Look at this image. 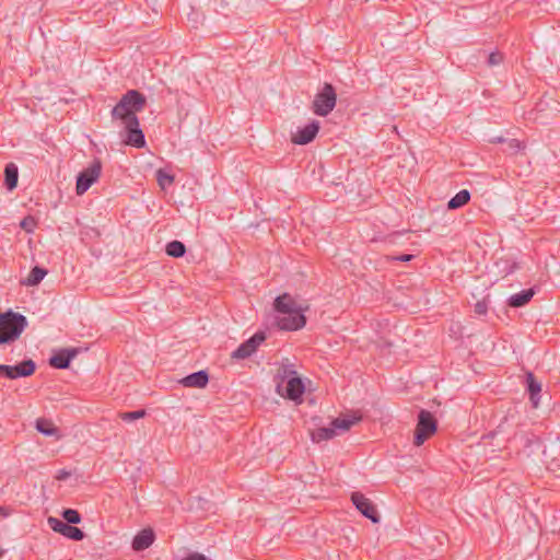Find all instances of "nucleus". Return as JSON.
Here are the masks:
<instances>
[{
    "label": "nucleus",
    "instance_id": "34",
    "mask_svg": "<svg viewBox=\"0 0 560 560\" xmlns=\"http://www.w3.org/2000/svg\"><path fill=\"white\" fill-rule=\"evenodd\" d=\"M413 255L411 254H402V255H399V256H394L392 259L393 260H397V261H402V262H407V261H410L413 259Z\"/></svg>",
    "mask_w": 560,
    "mask_h": 560
},
{
    "label": "nucleus",
    "instance_id": "10",
    "mask_svg": "<svg viewBox=\"0 0 560 560\" xmlns=\"http://www.w3.org/2000/svg\"><path fill=\"white\" fill-rule=\"evenodd\" d=\"M47 523L54 532L59 533L71 540L81 541L85 537V534L82 529L73 526L72 524L62 522L57 517L49 516L47 518Z\"/></svg>",
    "mask_w": 560,
    "mask_h": 560
},
{
    "label": "nucleus",
    "instance_id": "22",
    "mask_svg": "<svg viewBox=\"0 0 560 560\" xmlns=\"http://www.w3.org/2000/svg\"><path fill=\"white\" fill-rule=\"evenodd\" d=\"M337 434L334 425L330 423L329 427H322L312 432V440L314 442H322L332 439Z\"/></svg>",
    "mask_w": 560,
    "mask_h": 560
},
{
    "label": "nucleus",
    "instance_id": "29",
    "mask_svg": "<svg viewBox=\"0 0 560 560\" xmlns=\"http://www.w3.org/2000/svg\"><path fill=\"white\" fill-rule=\"evenodd\" d=\"M147 415V411L144 409H138L135 411H127V412H120L119 418L122 421L131 422L141 418H144Z\"/></svg>",
    "mask_w": 560,
    "mask_h": 560
},
{
    "label": "nucleus",
    "instance_id": "24",
    "mask_svg": "<svg viewBox=\"0 0 560 560\" xmlns=\"http://www.w3.org/2000/svg\"><path fill=\"white\" fill-rule=\"evenodd\" d=\"M36 429L45 436H52L58 432V429L54 425V423L45 418H39L36 420Z\"/></svg>",
    "mask_w": 560,
    "mask_h": 560
},
{
    "label": "nucleus",
    "instance_id": "3",
    "mask_svg": "<svg viewBox=\"0 0 560 560\" xmlns=\"http://www.w3.org/2000/svg\"><path fill=\"white\" fill-rule=\"evenodd\" d=\"M27 326V319L24 315L13 311H7L0 314V346L11 343L20 338Z\"/></svg>",
    "mask_w": 560,
    "mask_h": 560
},
{
    "label": "nucleus",
    "instance_id": "12",
    "mask_svg": "<svg viewBox=\"0 0 560 560\" xmlns=\"http://www.w3.org/2000/svg\"><path fill=\"white\" fill-rule=\"evenodd\" d=\"M79 348H61L55 350L49 358L48 363L51 368L66 370L70 366L71 361L79 354Z\"/></svg>",
    "mask_w": 560,
    "mask_h": 560
},
{
    "label": "nucleus",
    "instance_id": "16",
    "mask_svg": "<svg viewBox=\"0 0 560 560\" xmlns=\"http://www.w3.org/2000/svg\"><path fill=\"white\" fill-rule=\"evenodd\" d=\"M209 382V375L206 371L200 370L183 377L179 383L185 387L203 388Z\"/></svg>",
    "mask_w": 560,
    "mask_h": 560
},
{
    "label": "nucleus",
    "instance_id": "37",
    "mask_svg": "<svg viewBox=\"0 0 560 560\" xmlns=\"http://www.w3.org/2000/svg\"><path fill=\"white\" fill-rule=\"evenodd\" d=\"M70 476V472L62 469V470H59L58 475L56 476V478L58 480H66L68 477Z\"/></svg>",
    "mask_w": 560,
    "mask_h": 560
},
{
    "label": "nucleus",
    "instance_id": "14",
    "mask_svg": "<svg viewBox=\"0 0 560 560\" xmlns=\"http://www.w3.org/2000/svg\"><path fill=\"white\" fill-rule=\"evenodd\" d=\"M319 128H320L319 121L312 120L304 127L299 128L298 131L294 135H292L291 141L294 144H300V145L308 144L316 138V136L319 131Z\"/></svg>",
    "mask_w": 560,
    "mask_h": 560
},
{
    "label": "nucleus",
    "instance_id": "18",
    "mask_svg": "<svg viewBox=\"0 0 560 560\" xmlns=\"http://www.w3.org/2000/svg\"><path fill=\"white\" fill-rule=\"evenodd\" d=\"M534 294L535 290L533 288L522 290L509 298L508 305L514 308L522 307L533 299Z\"/></svg>",
    "mask_w": 560,
    "mask_h": 560
},
{
    "label": "nucleus",
    "instance_id": "17",
    "mask_svg": "<svg viewBox=\"0 0 560 560\" xmlns=\"http://www.w3.org/2000/svg\"><path fill=\"white\" fill-rule=\"evenodd\" d=\"M526 390L533 406L538 407L541 393V383L535 377L532 372L526 373Z\"/></svg>",
    "mask_w": 560,
    "mask_h": 560
},
{
    "label": "nucleus",
    "instance_id": "5",
    "mask_svg": "<svg viewBox=\"0 0 560 560\" xmlns=\"http://www.w3.org/2000/svg\"><path fill=\"white\" fill-rule=\"evenodd\" d=\"M438 422L434 416L428 410H420L415 430L413 444L422 445L431 435L436 432Z\"/></svg>",
    "mask_w": 560,
    "mask_h": 560
},
{
    "label": "nucleus",
    "instance_id": "40",
    "mask_svg": "<svg viewBox=\"0 0 560 560\" xmlns=\"http://www.w3.org/2000/svg\"><path fill=\"white\" fill-rule=\"evenodd\" d=\"M4 550L0 549V558L3 556Z\"/></svg>",
    "mask_w": 560,
    "mask_h": 560
},
{
    "label": "nucleus",
    "instance_id": "36",
    "mask_svg": "<svg viewBox=\"0 0 560 560\" xmlns=\"http://www.w3.org/2000/svg\"><path fill=\"white\" fill-rule=\"evenodd\" d=\"M516 269H518V264L513 261L508 267L504 268L506 275L513 273Z\"/></svg>",
    "mask_w": 560,
    "mask_h": 560
},
{
    "label": "nucleus",
    "instance_id": "4",
    "mask_svg": "<svg viewBox=\"0 0 560 560\" xmlns=\"http://www.w3.org/2000/svg\"><path fill=\"white\" fill-rule=\"evenodd\" d=\"M337 93L331 83H324L323 88L315 94L312 110L315 115L326 117L336 106Z\"/></svg>",
    "mask_w": 560,
    "mask_h": 560
},
{
    "label": "nucleus",
    "instance_id": "8",
    "mask_svg": "<svg viewBox=\"0 0 560 560\" xmlns=\"http://www.w3.org/2000/svg\"><path fill=\"white\" fill-rule=\"evenodd\" d=\"M277 390L281 396L298 401L301 400L305 386L300 376H293L285 382V386H283L282 382H277Z\"/></svg>",
    "mask_w": 560,
    "mask_h": 560
},
{
    "label": "nucleus",
    "instance_id": "33",
    "mask_svg": "<svg viewBox=\"0 0 560 560\" xmlns=\"http://www.w3.org/2000/svg\"><path fill=\"white\" fill-rule=\"evenodd\" d=\"M510 150L516 152L521 149V142L516 139H510L506 141Z\"/></svg>",
    "mask_w": 560,
    "mask_h": 560
},
{
    "label": "nucleus",
    "instance_id": "15",
    "mask_svg": "<svg viewBox=\"0 0 560 560\" xmlns=\"http://www.w3.org/2000/svg\"><path fill=\"white\" fill-rule=\"evenodd\" d=\"M155 540V534L152 528L141 529L132 539V549L135 551H143L148 549Z\"/></svg>",
    "mask_w": 560,
    "mask_h": 560
},
{
    "label": "nucleus",
    "instance_id": "35",
    "mask_svg": "<svg viewBox=\"0 0 560 560\" xmlns=\"http://www.w3.org/2000/svg\"><path fill=\"white\" fill-rule=\"evenodd\" d=\"M182 560H208V559L202 553L194 552V553L188 555L187 557H185Z\"/></svg>",
    "mask_w": 560,
    "mask_h": 560
},
{
    "label": "nucleus",
    "instance_id": "28",
    "mask_svg": "<svg viewBox=\"0 0 560 560\" xmlns=\"http://www.w3.org/2000/svg\"><path fill=\"white\" fill-rule=\"evenodd\" d=\"M61 516L66 521V523L72 524V525H77V524L81 523V521H82L80 513L73 509H65L61 512Z\"/></svg>",
    "mask_w": 560,
    "mask_h": 560
},
{
    "label": "nucleus",
    "instance_id": "2",
    "mask_svg": "<svg viewBox=\"0 0 560 560\" xmlns=\"http://www.w3.org/2000/svg\"><path fill=\"white\" fill-rule=\"evenodd\" d=\"M147 105L145 96L138 90L127 91L112 109V118L122 122L138 119L137 113L142 112Z\"/></svg>",
    "mask_w": 560,
    "mask_h": 560
},
{
    "label": "nucleus",
    "instance_id": "25",
    "mask_svg": "<svg viewBox=\"0 0 560 560\" xmlns=\"http://www.w3.org/2000/svg\"><path fill=\"white\" fill-rule=\"evenodd\" d=\"M155 178H156V182L159 184V186L161 187V189L165 190L167 187H170L171 185H173L174 180H175V177L174 175L167 173L165 170L163 168H159L155 173Z\"/></svg>",
    "mask_w": 560,
    "mask_h": 560
},
{
    "label": "nucleus",
    "instance_id": "9",
    "mask_svg": "<svg viewBox=\"0 0 560 560\" xmlns=\"http://www.w3.org/2000/svg\"><path fill=\"white\" fill-rule=\"evenodd\" d=\"M351 501L355 509L372 523L380 522V514L374 503L361 492H352Z\"/></svg>",
    "mask_w": 560,
    "mask_h": 560
},
{
    "label": "nucleus",
    "instance_id": "26",
    "mask_svg": "<svg viewBox=\"0 0 560 560\" xmlns=\"http://www.w3.org/2000/svg\"><path fill=\"white\" fill-rule=\"evenodd\" d=\"M360 420V418H336L331 421V424L334 425L335 430H340L342 432L348 431L354 423H357Z\"/></svg>",
    "mask_w": 560,
    "mask_h": 560
},
{
    "label": "nucleus",
    "instance_id": "39",
    "mask_svg": "<svg viewBox=\"0 0 560 560\" xmlns=\"http://www.w3.org/2000/svg\"><path fill=\"white\" fill-rule=\"evenodd\" d=\"M505 141H506V140H504L503 138L498 137V138L493 139V141H492V142H505Z\"/></svg>",
    "mask_w": 560,
    "mask_h": 560
},
{
    "label": "nucleus",
    "instance_id": "19",
    "mask_svg": "<svg viewBox=\"0 0 560 560\" xmlns=\"http://www.w3.org/2000/svg\"><path fill=\"white\" fill-rule=\"evenodd\" d=\"M19 168L14 163H8L4 167V186L13 190L18 186Z\"/></svg>",
    "mask_w": 560,
    "mask_h": 560
},
{
    "label": "nucleus",
    "instance_id": "20",
    "mask_svg": "<svg viewBox=\"0 0 560 560\" xmlns=\"http://www.w3.org/2000/svg\"><path fill=\"white\" fill-rule=\"evenodd\" d=\"M470 200V192L467 189L459 190L454 197H452L447 202V209L456 210L465 205H467Z\"/></svg>",
    "mask_w": 560,
    "mask_h": 560
},
{
    "label": "nucleus",
    "instance_id": "6",
    "mask_svg": "<svg viewBox=\"0 0 560 560\" xmlns=\"http://www.w3.org/2000/svg\"><path fill=\"white\" fill-rule=\"evenodd\" d=\"M102 172V162L95 158L92 163L81 171L77 176L75 192L78 196L85 194L90 187L98 179Z\"/></svg>",
    "mask_w": 560,
    "mask_h": 560
},
{
    "label": "nucleus",
    "instance_id": "23",
    "mask_svg": "<svg viewBox=\"0 0 560 560\" xmlns=\"http://www.w3.org/2000/svg\"><path fill=\"white\" fill-rule=\"evenodd\" d=\"M165 253L174 258H180L186 254V246L183 242L174 240L166 244Z\"/></svg>",
    "mask_w": 560,
    "mask_h": 560
},
{
    "label": "nucleus",
    "instance_id": "7",
    "mask_svg": "<svg viewBox=\"0 0 560 560\" xmlns=\"http://www.w3.org/2000/svg\"><path fill=\"white\" fill-rule=\"evenodd\" d=\"M36 364L32 359L24 360L15 365L0 364V377L16 380L34 374Z\"/></svg>",
    "mask_w": 560,
    "mask_h": 560
},
{
    "label": "nucleus",
    "instance_id": "38",
    "mask_svg": "<svg viewBox=\"0 0 560 560\" xmlns=\"http://www.w3.org/2000/svg\"><path fill=\"white\" fill-rule=\"evenodd\" d=\"M0 515L1 516H8L9 515L8 510L4 506H0Z\"/></svg>",
    "mask_w": 560,
    "mask_h": 560
},
{
    "label": "nucleus",
    "instance_id": "27",
    "mask_svg": "<svg viewBox=\"0 0 560 560\" xmlns=\"http://www.w3.org/2000/svg\"><path fill=\"white\" fill-rule=\"evenodd\" d=\"M293 376H299L293 364H282L277 374V378H280L282 384Z\"/></svg>",
    "mask_w": 560,
    "mask_h": 560
},
{
    "label": "nucleus",
    "instance_id": "13",
    "mask_svg": "<svg viewBox=\"0 0 560 560\" xmlns=\"http://www.w3.org/2000/svg\"><path fill=\"white\" fill-rule=\"evenodd\" d=\"M126 129V139L125 143L138 149H141L145 145V137L140 128L139 119H131V121L124 122Z\"/></svg>",
    "mask_w": 560,
    "mask_h": 560
},
{
    "label": "nucleus",
    "instance_id": "1",
    "mask_svg": "<svg viewBox=\"0 0 560 560\" xmlns=\"http://www.w3.org/2000/svg\"><path fill=\"white\" fill-rule=\"evenodd\" d=\"M273 307L279 314L276 317V324L279 329L291 331L305 326L306 318L303 313L307 307L299 305L289 293L277 296Z\"/></svg>",
    "mask_w": 560,
    "mask_h": 560
},
{
    "label": "nucleus",
    "instance_id": "32",
    "mask_svg": "<svg viewBox=\"0 0 560 560\" xmlns=\"http://www.w3.org/2000/svg\"><path fill=\"white\" fill-rule=\"evenodd\" d=\"M488 312V304L486 300L479 301L475 304V313L478 315H486Z\"/></svg>",
    "mask_w": 560,
    "mask_h": 560
},
{
    "label": "nucleus",
    "instance_id": "21",
    "mask_svg": "<svg viewBox=\"0 0 560 560\" xmlns=\"http://www.w3.org/2000/svg\"><path fill=\"white\" fill-rule=\"evenodd\" d=\"M46 275L47 270L45 268L35 266L31 269L27 278L23 281V283L28 287L37 285Z\"/></svg>",
    "mask_w": 560,
    "mask_h": 560
},
{
    "label": "nucleus",
    "instance_id": "30",
    "mask_svg": "<svg viewBox=\"0 0 560 560\" xmlns=\"http://www.w3.org/2000/svg\"><path fill=\"white\" fill-rule=\"evenodd\" d=\"M20 226L27 233H32L36 226V221L32 215L25 217L21 223Z\"/></svg>",
    "mask_w": 560,
    "mask_h": 560
},
{
    "label": "nucleus",
    "instance_id": "31",
    "mask_svg": "<svg viewBox=\"0 0 560 560\" xmlns=\"http://www.w3.org/2000/svg\"><path fill=\"white\" fill-rule=\"evenodd\" d=\"M502 61H503V55L500 51H492L488 56V60H487L488 66H490V67L499 66Z\"/></svg>",
    "mask_w": 560,
    "mask_h": 560
},
{
    "label": "nucleus",
    "instance_id": "11",
    "mask_svg": "<svg viewBox=\"0 0 560 560\" xmlns=\"http://www.w3.org/2000/svg\"><path fill=\"white\" fill-rule=\"evenodd\" d=\"M266 340V334L264 331L255 332L249 339L241 343L237 349L232 352L233 359H246L250 357L258 348L260 343Z\"/></svg>",
    "mask_w": 560,
    "mask_h": 560
}]
</instances>
